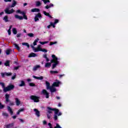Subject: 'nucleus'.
Returning <instances> with one entry per match:
<instances>
[{"label": "nucleus", "instance_id": "25", "mask_svg": "<svg viewBox=\"0 0 128 128\" xmlns=\"http://www.w3.org/2000/svg\"><path fill=\"white\" fill-rule=\"evenodd\" d=\"M3 20H4L5 22H8V16H4Z\"/></svg>", "mask_w": 128, "mask_h": 128}, {"label": "nucleus", "instance_id": "40", "mask_svg": "<svg viewBox=\"0 0 128 128\" xmlns=\"http://www.w3.org/2000/svg\"><path fill=\"white\" fill-rule=\"evenodd\" d=\"M50 74H58V71H50Z\"/></svg>", "mask_w": 128, "mask_h": 128}, {"label": "nucleus", "instance_id": "45", "mask_svg": "<svg viewBox=\"0 0 128 128\" xmlns=\"http://www.w3.org/2000/svg\"><path fill=\"white\" fill-rule=\"evenodd\" d=\"M57 42H50V46H52V44H56Z\"/></svg>", "mask_w": 128, "mask_h": 128}, {"label": "nucleus", "instance_id": "18", "mask_svg": "<svg viewBox=\"0 0 128 128\" xmlns=\"http://www.w3.org/2000/svg\"><path fill=\"white\" fill-rule=\"evenodd\" d=\"M43 14H44V16H48V18H52V16H50L49 13L43 11Z\"/></svg>", "mask_w": 128, "mask_h": 128}, {"label": "nucleus", "instance_id": "1", "mask_svg": "<svg viewBox=\"0 0 128 128\" xmlns=\"http://www.w3.org/2000/svg\"><path fill=\"white\" fill-rule=\"evenodd\" d=\"M16 6V1L13 0L12 4L11 6H9L8 8H6L4 11L5 12L6 14H13V12H14V8H12L10 10V8H14Z\"/></svg>", "mask_w": 128, "mask_h": 128}, {"label": "nucleus", "instance_id": "39", "mask_svg": "<svg viewBox=\"0 0 128 128\" xmlns=\"http://www.w3.org/2000/svg\"><path fill=\"white\" fill-rule=\"evenodd\" d=\"M54 128H62L58 124H56V126H54Z\"/></svg>", "mask_w": 128, "mask_h": 128}, {"label": "nucleus", "instance_id": "41", "mask_svg": "<svg viewBox=\"0 0 128 128\" xmlns=\"http://www.w3.org/2000/svg\"><path fill=\"white\" fill-rule=\"evenodd\" d=\"M48 42L46 41V42H40V43L41 44H48Z\"/></svg>", "mask_w": 128, "mask_h": 128}, {"label": "nucleus", "instance_id": "5", "mask_svg": "<svg viewBox=\"0 0 128 128\" xmlns=\"http://www.w3.org/2000/svg\"><path fill=\"white\" fill-rule=\"evenodd\" d=\"M5 98L6 104L10 102V106H14V102H10V94H5Z\"/></svg>", "mask_w": 128, "mask_h": 128}, {"label": "nucleus", "instance_id": "38", "mask_svg": "<svg viewBox=\"0 0 128 128\" xmlns=\"http://www.w3.org/2000/svg\"><path fill=\"white\" fill-rule=\"evenodd\" d=\"M10 52H12V50L10 49L6 50V54L7 55L10 54Z\"/></svg>", "mask_w": 128, "mask_h": 128}, {"label": "nucleus", "instance_id": "31", "mask_svg": "<svg viewBox=\"0 0 128 128\" xmlns=\"http://www.w3.org/2000/svg\"><path fill=\"white\" fill-rule=\"evenodd\" d=\"M26 86V83H24V82L22 80L21 84H19V86Z\"/></svg>", "mask_w": 128, "mask_h": 128}, {"label": "nucleus", "instance_id": "29", "mask_svg": "<svg viewBox=\"0 0 128 128\" xmlns=\"http://www.w3.org/2000/svg\"><path fill=\"white\" fill-rule=\"evenodd\" d=\"M36 6H42V2L40 1H37L36 2Z\"/></svg>", "mask_w": 128, "mask_h": 128}, {"label": "nucleus", "instance_id": "6", "mask_svg": "<svg viewBox=\"0 0 128 128\" xmlns=\"http://www.w3.org/2000/svg\"><path fill=\"white\" fill-rule=\"evenodd\" d=\"M30 98L34 100V102H40V98L36 96H30Z\"/></svg>", "mask_w": 128, "mask_h": 128}, {"label": "nucleus", "instance_id": "42", "mask_svg": "<svg viewBox=\"0 0 128 128\" xmlns=\"http://www.w3.org/2000/svg\"><path fill=\"white\" fill-rule=\"evenodd\" d=\"M0 86H2V88H4V82H1L0 81Z\"/></svg>", "mask_w": 128, "mask_h": 128}, {"label": "nucleus", "instance_id": "37", "mask_svg": "<svg viewBox=\"0 0 128 128\" xmlns=\"http://www.w3.org/2000/svg\"><path fill=\"white\" fill-rule=\"evenodd\" d=\"M22 46H26L27 48H30V44L28 42H23L22 43Z\"/></svg>", "mask_w": 128, "mask_h": 128}, {"label": "nucleus", "instance_id": "10", "mask_svg": "<svg viewBox=\"0 0 128 128\" xmlns=\"http://www.w3.org/2000/svg\"><path fill=\"white\" fill-rule=\"evenodd\" d=\"M49 90L51 92H56V89L54 88V86H52V85L50 88Z\"/></svg>", "mask_w": 128, "mask_h": 128}, {"label": "nucleus", "instance_id": "56", "mask_svg": "<svg viewBox=\"0 0 128 128\" xmlns=\"http://www.w3.org/2000/svg\"><path fill=\"white\" fill-rule=\"evenodd\" d=\"M64 76V74H60V75H59V77L60 78H62V76Z\"/></svg>", "mask_w": 128, "mask_h": 128}, {"label": "nucleus", "instance_id": "47", "mask_svg": "<svg viewBox=\"0 0 128 128\" xmlns=\"http://www.w3.org/2000/svg\"><path fill=\"white\" fill-rule=\"evenodd\" d=\"M5 75L7 76H10L12 75V73L9 72V73H5Z\"/></svg>", "mask_w": 128, "mask_h": 128}, {"label": "nucleus", "instance_id": "55", "mask_svg": "<svg viewBox=\"0 0 128 128\" xmlns=\"http://www.w3.org/2000/svg\"><path fill=\"white\" fill-rule=\"evenodd\" d=\"M16 75H14V76H12V80H14L16 78Z\"/></svg>", "mask_w": 128, "mask_h": 128}, {"label": "nucleus", "instance_id": "44", "mask_svg": "<svg viewBox=\"0 0 128 128\" xmlns=\"http://www.w3.org/2000/svg\"><path fill=\"white\" fill-rule=\"evenodd\" d=\"M50 24L51 26H53V28H56V26H55L56 24H54V23L51 22L50 23Z\"/></svg>", "mask_w": 128, "mask_h": 128}, {"label": "nucleus", "instance_id": "7", "mask_svg": "<svg viewBox=\"0 0 128 128\" xmlns=\"http://www.w3.org/2000/svg\"><path fill=\"white\" fill-rule=\"evenodd\" d=\"M42 94L44 96H46V98H50V93H48L46 90H42Z\"/></svg>", "mask_w": 128, "mask_h": 128}, {"label": "nucleus", "instance_id": "15", "mask_svg": "<svg viewBox=\"0 0 128 128\" xmlns=\"http://www.w3.org/2000/svg\"><path fill=\"white\" fill-rule=\"evenodd\" d=\"M2 115L3 116H4V118H8V116H10V115L8 114L6 112H3L2 113Z\"/></svg>", "mask_w": 128, "mask_h": 128}, {"label": "nucleus", "instance_id": "35", "mask_svg": "<svg viewBox=\"0 0 128 128\" xmlns=\"http://www.w3.org/2000/svg\"><path fill=\"white\" fill-rule=\"evenodd\" d=\"M27 35L28 36H30V38H34V34L32 33L28 34Z\"/></svg>", "mask_w": 128, "mask_h": 128}, {"label": "nucleus", "instance_id": "59", "mask_svg": "<svg viewBox=\"0 0 128 128\" xmlns=\"http://www.w3.org/2000/svg\"><path fill=\"white\" fill-rule=\"evenodd\" d=\"M4 14V12H2L0 13V16H2V14Z\"/></svg>", "mask_w": 128, "mask_h": 128}, {"label": "nucleus", "instance_id": "43", "mask_svg": "<svg viewBox=\"0 0 128 128\" xmlns=\"http://www.w3.org/2000/svg\"><path fill=\"white\" fill-rule=\"evenodd\" d=\"M29 86H36V84L34 83H30Z\"/></svg>", "mask_w": 128, "mask_h": 128}, {"label": "nucleus", "instance_id": "8", "mask_svg": "<svg viewBox=\"0 0 128 128\" xmlns=\"http://www.w3.org/2000/svg\"><path fill=\"white\" fill-rule=\"evenodd\" d=\"M38 52H48V50H46L45 48L42 49L40 48V45H38Z\"/></svg>", "mask_w": 128, "mask_h": 128}, {"label": "nucleus", "instance_id": "20", "mask_svg": "<svg viewBox=\"0 0 128 128\" xmlns=\"http://www.w3.org/2000/svg\"><path fill=\"white\" fill-rule=\"evenodd\" d=\"M60 82H59V81L57 82H54L52 86H60Z\"/></svg>", "mask_w": 128, "mask_h": 128}, {"label": "nucleus", "instance_id": "46", "mask_svg": "<svg viewBox=\"0 0 128 128\" xmlns=\"http://www.w3.org/2000/svg\"><path fill=\"white\" fill-rule=\"evenodd\" d=\"M56 114H55L54 116V120H58V116Z\"/></svg>", "mask_w": 128, "mask_h": 128}, {"label": "nucleus", "instance_id": "52", "mask_svg": "<svg viewBox=\"0 0 128 128\" xmlns=\"http://www.w3.org/2000/svg\"><path fill=\"white\" fill-rule=\"evenodd\" d=\"M58 20H55V21H54V24H58Z\"/></svg>", "mask_w": 128, "mask_h": 128}, {"label": "nucleus", "instance_id": "58", "mask_svg": "<svg viewBox=\"0 0 128 128\" xmlns=\"http://www.w3.org/2000/svg\"><path fill=\"white\" fill-rule=\"evenodd\" d=\"M43 124H46V121L44 120V121H43Z\"/></svg>", "mask_w": 128, "mask_h": 128}, {"label": "nucleus", "instance_id": "30", "mask_svg": "<svg viewBox=\"0 0 128 128\" xmlns=\"http://www.w3.org/2000/svg\"><path fill=\"white\" fill-rule=\"evenodd\" d=\"M38 40H40V39H38V38H36V40L33 42L34 46H36V44L38 42Z\"/></svg>", "mask_w": 128, "mask_h": 128}, {"label": "nucleus", "instance_id": "61", "mask_svg": "<svg viewBox=\"0 0 128 128\" xmlns=\"http://www.w3.org/2000/svg\"><path fill=\"white\" fill-rule=\"evenodd\" d=\"M58 116H62V112H60L58 114L57 113Z\"/></svg>", "mask_w": 128, "mask_h": 128}, {"label": "nucleus", "instance_id": "4", "mask_svg": "<svg viewBox=\"0 0 128 128\" xmlns=\"http://www.w3.org/2000/svg\"><path fill=\"white\" fill-rule=\"evenodd\" d=\"M48 112L49 114H52V111L54 112L55 114H58V110L56 108H52L50 107H48Z\"/></svg>", "mask_w": 128, "mask_h": 128}, {"label": "nucleus", "instance_id": "21", "mask_svg": "<svg viewBox=\"0 0 128 128\" xmlns=\"http://www.w3.org/2000/svg\"><path fill=\"white\" fill-rule=\"evenodd\" d=\"M31 12H40V9L36 8H33L31 10Z\"/></svg>", "mask_w": 128, "mask_h": 128}, {"label": "nucleus", "instance_id": "50", "mask_svg": "<svg viewBox=\"0 0 128 128\" xmlns=\"http://www.w3.org/2000/svg\"><path fill=\"white\" fill-rule=\"evenodd\" d=\"M20 66H16V67H14V70H18V68H20Z\"/></svg>", "mask_w": 128, "mask_h": 128}, {"label": "nucleus", "instance_id": "2", "mask_svg": "<svg viewBox=\"0 0 128 128\" xmlns=\"http://www.w3.org/2000/svg\"><path fill=\"white\" fill-rule=\"evenodd\" d=\"M52 58L53 60H50V62H51V64L54 63L52 65V70H54V68H56V66H58V58H56V55L52 54Z\"/></svg>", "mask_w": 128, "mask_h": 128}, {"label": "nucleus", "instance_id": "28", "mask_svg": "<svg viewBox=\"0 0 128 128\" xmlns=\"http://www.w3.org/2000/svg\"><path fill=\"white\" fill-rule=\"evenodd\" d=\"M14 46L15 48L18 50H20V46L16 44H14Z\"/></svg>", "mask_w": 128, "mask_h": 128}, {"label": "nucleus", "instance_id": "60", "mask_svg": "<svg viewBox=\"0 0 128 128\" xmlns=\"http://www.w3.org/2000/svg\"><path fill=\"white\" fill-rule=\"evenodd\" d=\"M19 120L20 121L22 122H24V120L22 118H20Z\"/></svg>", "mask_w": 128, "mask_h": 128}, {"label": "nucleus", "instance_id": "14", "mask_svg": "<svg viewBox=\"0 0 128 128\" xmlns=\"http://www.w3.org/2000/svg\"><path fill=\"white\" fill-rule=\"evenodd\" d=\"M7 108L8 110V112H9L10 114L12 116V114H14V112H12V108H10V106H8Z\"/></svg>", "mask_w": 128, "mask_h": 128}, {"label": "nucleus", "instance_id": "48", "mask_svg": "<svg viewBox=\"0 0 128 128\" xmlns=\"http://www.w3.org/2000/svg\"><path fill=\"white\" fill-rule=\"evenodd\" d=\"M4 108V106L2 104V103L0 102V108Z\"/></svg>", "mask_w": 128, "mask_h": 128}, {"label": "nucleus", "instance_id": "3", "mask_svg": "<svg viewBox=\"0 0 128 128\" xmlns=\"http://www.w3.org/2000/svg\"><path fill=\"white\" fill-rule=\"evenodd\" d=\"M14 86L12 84H10L6 87V85H4V87L3 88V92H7L12 90H14Z\"/></svg>", "mask_w": 128, "mask_h": 128}, {"label": "nucleus", "instance_id": "12", "mask_svg": "<svg viewBox=\"0 0 128 128\" xmlns=\"http://www.w3.org/2000/svg\"><path fill=\"white\" fill-rule=\"evenodd\" d=\"M36 56H38V55L34 52L30 53L28 56V58H36Z\"/></svg>", "mask_w": 128, "mask_h": 128}, {"label": "nucleus", "instance_id": "11", "mask_svg": "<svg viewBox=\"0 0 128 128\" xmlns=\"http://www.w3.org/2000/svg\"><path fill=\"white\" fill-rule=\"evenodd\" d=\"M15 102L16 104V106H18L20 104V99L18 98H15Z\"/></svg>", "mask_w": 128, "mask_h": 128}, {"label": "nucleus", "instance_id": "26", "mask_svg": "<svg viewBox=\"0 0 128 128\" xmlns=\"http://www.w3.org/2000/svg\"><path fill=\"white\" fill-rule=\"evenodd\" d=\"M14 123H11L10 124H8L6 126V128H12V126H14Z\"/></svg>", "mask_w": 128, "mask_h": 128}, {"label": "nucleus", "instance_id": "27", "mask_svg": "<svg viewBox=\"0 0 128 128\" xmlns=\"http://www.w3.org/2000/svg\"><path fill=\"white\" fill-rule=\"evenodd\" d=\"M52 6H54V4H50L47 5L46 6H45V8H46V10H48V8H52Z\"/></svg>", "mask_w": 128, "mask_h": 128}, {"label": "nucleus", "instance_id": "13", "mask_svg": "<svg viewBox=\"0 0 128 128\" xmlns=\"http://www.w3.org/2000/svg\"><path fill=\"white\" fill-rule=\"evenodd\" d=\"M34 112H36V116H38V117H40V111L38 110V109L36 108H34Z\"/></svg>", "mask_w": 128, "mask_h": 128}, {"label": "nucleus", "instance_id": "32", "mask_svg": "<svg viewBox=\"0 0 128 128\" xmlns=\"http://www.w3.org/2000/svg\"><path fill=\"white\" fill-rule=\"evenodd\" d=\"M12 32L14 34H18V31L16 30V28H12Z\"/></svg>", "mask_w": 128, "mask_h": 128}, {"label": "nucleus", "instance_id": "19", "mask_svg": "<svg viewBox=\"0 0 128 128\" xmlns=\"http://www.w3.org/2000/svg\"><path fill=\"white\" fill-rule=\"evenodd\" d=\"M46 90H50V82L48 81L46 82Z\"/></svg>", "mask_w": 128, "mask_h": 128}, {"label": "nucleus", "instance_id": "36", "mask_svg": "<svg viewBox=\"0 0 128 128\" xmlns=\"http://www.w3.org/2000/svg\"><path fill=\"white\" fill-rule=\"evenodd\" d=\"M4 66H10V61H6V62L4 63Z\"/></svg>", "mask_w": 128, "mask_h": 128}, {"label": "nucleus", "instance_id": "22", "mask_svg": "<svg viewBox=\"0 0 128 128\" xmlns=\"http://www.w3.org/2000/svg\"><path fill=\"white\" fill-rule=\"evenodd\" d=\"M50 66H52V62L46 63L45 68H50Z\"/></svg>", "mask_w": 128, "mask_h": 128}, {"label": "nucleus", "instance_id": "24", "mask_svg": "<svg viewBox=\"0 0 128 128\" xmlns=\"http://www.w3.org/2000/svg\"><path fill=\"white\" fill-rule=\"evenodd\" d=\"M33 78H36V80H43L44 79V77L42 76H41L40 77H38L36 76H33Z\"/></svg>", "mask_w": 128, "mask_h": 128}, {"label": "nucleus", "instance_id": "64", "mask_svg": "<svg viewBox=\"0 0 128 128\" xmlns=\"http://www.w3.org/2000/svg\"><path fill=\"white\" fill-rule=\"evenodd\" d=\"M48 126H49L50 127L52 126V124L48 123Z\"/></svg>", "mask_w": 128, "mask_h": 128}, {"label": "nucleus", "instance_id": "53", "mask_svg": "<svg viewBox=\"0 0 128 128\" xmlns=\"http://www.w3.org/2000/svg\"><path fill=\"white\" fill-rule=\"evenodd\" d=\"M43 58H48V56L46 55V54L44 55Z\"/></svg>", "mask_w": 128, "mask_h": 128}, {"label": "nucleus", "instance_id": "62", "mask_svg": "<svg viewBox=\"0 0 128 128\" xmlns=\"http://www.w3.org/2000/svg\"><path fill=\"white\" fill-rule=\"evenodd\" d=\"M47 117L48 118H50V116L48 114H47Z\"/></svg>", "mask_w": 128, "mask_h": 128}, {"label": "nucleus", "instance_id": "49", "mask_svg": "<svg viewBox=\"0 0 128 128\" xmlns=\"http://www.w3.org/2000/svg\"><path fill=\"white\" fill-rule=\"evenodd\" d=\"M8 32L9 36H10V34H12V32H11V31H10V29L8 30Z\"/></svg>", "mask_w": 128, "mask_h": 128}, {"label": "nucleus", "instance_id": "54", "mask_svg": "<svg viewBox=\"0 0 128 128\" xmlns=\"http://www.w3.org/2000/svg\"><path fill=\"white\" fill-rule=\"evenodd\" d=\"M4 1L5 2H12V0H4Z\"/></svg>", "mask_w": 128, "mask_h": 128}, {"label": "nucleus", "instance_id": "9", "mask_svg": "<svg viewBox=\"0 0 128 128\" xmlns=\"http://www.w3.org/2000/svg\"><path fill=\"white\" fill-rule=\"evenodd\" d=\"M38 18H42V14L40 13H38L34 18V21L35 22H38Z\"/></svg>", "mask_w": 128, "mask_h": 128}, {"label": "nucleus", "instance_id": "17", "mask_svg": "<svg viewBox=\"0 0 128 128\" xmlns=\"http://www.w3.org/2000/svg\"><path fill=\"white\" fill-rule=\"evenodd\" d=\"M40 68V66L36 65L33 68V70L34 72H36V70H38V68Z\"/></svg>", "mask_w": 128, "mask_h": 128}, {"label": "nucleus", "instance_id": "51", "mask_svg": "<svg viewBox=\"0 0 128 128\" xmlns=\"http://www.w3.org/2000/svg\"><path fill=\"white\" fill-rule=\"evenodd\" d=\"M16 12H18V14H22V12H20V10H16Z\"/></svg>", "mask_w": 128, "mask_h": 128}, {"label": "nucleus", "instance_id": "16", "mask_svg": "<svg viewBox=\"0 0 128 128\" xmlns=\"http://www.w3.org/2000/svg\"><path fill=\"white\" fill-rule=\"evenodd\" d=\"M16 18H18V20H24V18L22 17V16H20L18 14H16L14 16Z\"/></svg>", "mask_w": 128, "mask_h": 128}, {"label": "nucleus", "instance_id": "57", "mask_svg": "<svg viewBox=\"0 0 128 128\" xmlns=\"http://www.w3.org/2000/svg\"><path fill=\"white\" fill-rule=\"evenodd\" d=\"M12 118H14V120H16V116H12Z\"/></svg>", "mask_w": 128, "mask_h": 128}, {"label": "nucleus", "instance_id": "34", "mask_svg": "<svg viewBox=\"0 0 128 128\" xmlns=\"http://www.w3.org/2000/svg\"><path fill=\"white\" fill-rule=\"evenodd\" d=\"M24 108L19 110L17 112V114H20V112H24Z\"/></svg>", "mask_w": 128, "mask_h": 128}, {"label": "nucleus", "instance_id": "63", "mask_svg": "<svg viewBox=\"0 0 128 128\" xmlns=\"http://www.w3.org/2000/svg\"><path fill=\"white\" fill-rule=\"evenodd\" d=\"M20 34H18L17 38H20Z\"/></svg>", "mask_w": 128, "mask_h": 128}, {"label": "nucleus", "instance_id": "33", "mask_svg": "<svg viewBox=\"0 0 128 128\" xmlns=\"http://www.w3.org/2000/svg\"><path fill=\"white\" fill-rule=\"evenodd\" d=\"M21 14H22L23 18H24V20H28V17L26 16L24 12H21Z\"/></svg>", "mask_w": 128, "mask_h": 128}, {"label": "nucleus", "instance_id": "23", "mask_svg": "<svg viewBox=\"0 0 128 128\" xmlns=\"http://www.w3.org/2000/svg\"><path fill=\"white\" fill-rule=\"evenodd\" d=\"M30 46L32 48L33 50H34V52H38V47L37 48H36L32 45H30Z\"/></svg>", "mask_w": 128, "mask_h": 128}]
</instances>
